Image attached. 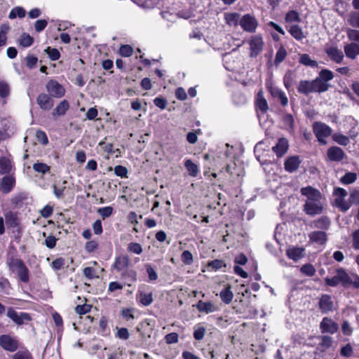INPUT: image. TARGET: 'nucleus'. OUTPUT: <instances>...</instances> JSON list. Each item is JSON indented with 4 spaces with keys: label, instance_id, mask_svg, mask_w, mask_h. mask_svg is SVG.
Listing matches in <instances>:
<instances>
[{
    "label": "nucleus",
    "instance_id": "obj_1",
    "mask_svg": "<svg viewBox=\"0 0 359 359\" xmlns=\"http://www.w3.org/2000/svg\"><path fill=\"white\" fill-rule=\"evenodd\" d=\"M301 194L305 197L304 211L310 216L320 215L324 209V198L321 193L316 189L308 186L302 187Z\"/></svg>",
    "mask_w": 359,
    "mask_h": 359
},
{
    "label": "nucleus",
    "instance_id": "obj_2",
    "mask_svg": "<svg viewBox=\"0 0 359 359\" xmlns=\"http://www.w3.org/2000/svg\"><path fill=\"white\" fill-rule=\"evenodd\" d=\"M328 87V84H325L320 79H314L313 81H301L297 90L300 93L309 95L312 93L325 92Z\"/></svg>",
    "mask_w": 359,
    "mask_h": 359
},
{
    "label": "nucleus",
    "instance_id": "obj_3",
    "mask_svg": "<svg viewBox=\"0 0 359 359\" xmlns=\"http://www.w3.org/2000/svg\"><path fill=\"white\" fill-rule=\"evenodd\" d=\"M8 264L9 269L18 275L22 282L27 283L29 281L28 269L21 259L12 258Z\"/></svg>",
    "mask_w": 359,
    "mask_h": 359
},
{
    "label": "nucleus",
    "instance_id": "obj_4",
    "mask_svg": "<svg viewBox=\"0 0 359 359\" xmlns=\"http://www.w3.org/2000/svg\"><path fill=\"white\" fill-rule=\"evenodd\" d=\"M325 283L327 285L334 287L341 284L344 287L349 285L351 278L348 274L341 268L337 269L336 275L332 278H326Z\"/></svg>",
    "mask_w": 359,
    "mask_h": 359
},
{
    "label": "nucleus",
    "instance_id": "obj_5",
    "mask_svg": "<svg viewBox=\"0 0 359 359\" xmlns=\"http://www.w3.org/2000/svg\"><path fill=\"white\" fill-rule=\"evenodd\" d=\"M313 133L321 144H326V138L332 133V129L327 124L322 122H315L313 125Z\"/></svg>",
    "mask_w": 359,
    "mask_h": 359
},
{
    "label": "nucleus",
    "instance_id": "obj_6",
    "mask_svg": "<svg viewBox=\"0 0 359 359\" xmlns=\"http://www.w3.org/2000/svg\"><path fill=\"white\" fill-rule=\"evenodd\" d=\"M250 46V56L251 57H257L263 50L264 41L261 35L252 36L248 40Z\"/></svg>",
    "mask_w": 359,
    "mask_h": 359
},
{
    "label": "nucleus",
    "instance_id": "obj_7",
    "mask_svg": "<svg viewBox=\"0 0 359 359\" xmlns=\"http://www.w3.org/2000/svg\"><path fill=\"white\" fill-rule=\"evenodd\" d=\"M239 25L245 32L253 33L258 27V22L253 15L245 14L241 18Z\"/></svg>",
    "mask_w": 359,
    "mask_h": 359
},
{
    "label": "nucleus",
    "instance_id": "obj_8",
    "mask_svg": "<svg viewBox=\"0 0 359 359\" xmlns=\"http://www.w3.org/2000/svg\"><path fill=\"white\" fill-rule=\"evenodd\" d=\"M325 52L331 60L337 64L341 63L344 60V55L343 51L335 46L326 44Z\"/></svg>",
    "mask_w": 359,
    "mask_h": 359
},
{
    "label": "nucleus",
    "instance_id": "obj_9",
    "mask_svg": "<svg viewBox=\"0 0 359 359\" xmlns=\"http://www.w3.org/2000/svg\"><path fill=\"white\" fill-rule=\"evenodd\" d=\"M0 346L4 350L14 352L18 348V342L15 338L8 334H3L0 336Z\"/></svg>",
    "mask_w": 359,
    "mask_h": 359
},
{
    "label": "nucleus",
    "instance_id": "obj_10",
    "mask_svg": "<svg viewBox=\"0 0 359 359\" xmlns=\"http://www.w3.org/2000/svg\"><path fill=\"white\" fill-rule=\"evenodd\" d=\"M46 90L51 96L55 97H62L65 93L63 86L55 80H50L47 83Z\"/></svg>",
    "mask_w": 359,
    "mask_h": 359
},
{
    "label": "nucleus",
    "instance_id": "obj_11",
    "mask_svg": "<svg viewBox=\"0 0 359 359\" xmlns=\"http://www.w3.org/2000/svg\"><path fill=\"white\" fill-rule=\"evenodd\" d=\"M7 316L18 325H22L25 322L29 321L31 317L27 313L17 312L13 309L10 308L7 311Z\"/></svg>",
    "mask_w": 359,
    "mask_h": 359
},
{
    "label": "nucleus",
    "instance_id": "obj_12",
    "mask_svg": "<svg viewBox=\"0 0 359 359\" xmlns=\"http://www.w3.org/2000/svg\"><path fill=\"white\" fill-rule=\"evenodd\" d=\"M320 328L323 333L334 334L338 330L339 326L331 318L325 317L320 322Z\"/></svg>",
    "mask_w": 359,
    "mask_h": 359
},
{
    "label": "nucleus",
    "instance_id": "obj_13",
    "mask_svg": "<svg viewBox=\"0 0 359 359\" xmlns=\"http://www.w3.org/2000/svg\"><path fill=\"white\" fill-rule=\"evenodd\" d=\"M319 307L324 313H328L334 309V303L328 294H323L319 301Z\"/></svg>",
    "mask_w": 359,
    "mask_h": 359
},
{
    "label": "nucleus",
    "instance_id": "obj_14",
    "mask_svg": "<svg viewBox=\"0 0 359 359\" xmlns=\"http://www.w3.org/2000/svg\"><path fill=\"white\" fill-rule=\"evenodd\" d=\"M37 104L43 110L48 111L53 106V101L52 98L44 93L40 94L36 99Z\"/></svg>",
    "mask_w": 359,
    "mask_h": 359
},
{
    "label": "nucleus",
    "instance_id": "obj_15",
    "mask_svg": "<svg viewBox=\"0 0 359 359\" xmlns=\"http://www.w3.org/2000/svg\"><path fill=\"white\" fill-rule=\"evenodd\" d=\"M301 163V160L297 156L288 157L284 163L285 169L287 172H294L296 171Z\"/></svg>",
    "mask_w": 359,
    "mask_h": 359
},
{
    "label": "nucleus",
    "instance_id": "obj_16",
    "mask_svg": "<svg viewBox=\"0 0 359 359\" xmlns=\"http://www.w3.org/2000/svg\"><path fill=\"white\" fill-rule=\"evenodd\" d=\"M327 154L328 158L332 161H340L345 156L342 149L338 147H331L329 148Z\"/></svg>",
    "mask_w": 359,
    "mask_h": 359
},
{
    "label": "nucleus",
    "instance_id": "obj_17",
    "mask_svg": "<svg viewBox=\"0 0 359 359\" xmlns=\"http://www.w3.org/2000/svg\"><path fill=\"white\" fill-rule=\"evenodd\" d=\"M288 141L286 138H280L278 143L272 147V150L278 157L283 156L288 149Z\"/></svg>",
    "mask_w": 359,
    "mask_h": 359
},
{
    "label": "nucleus",
    "instance_id": "obj_18",
    "mask_svg": "<svg viewBox=\"0 0 359 359\" xmlns=\"http://www.w3.org/2000/svg\"><path fill=\"white\" fill-rule=\"evenodd\" d=\"M346 56L348 58L354 60L359 55V44L350 43L344 46V48Z\"/></svg>",
    "mask_w": 359,
    "mask_h": 359
},
{
    "label": "nucleus",
    "instance_id": "obj_19",
    "mask_svg": "<svg viewBox=\"0 0 359 359\" xmlns=\"http://www.w3.org/2000/svg\"><path fill=\"white\" fill-rule=\"evenodd\" d=\"M15 184V178L13 175H6L2 178L1 182V189L2 191L5 194H8Z\"/></svg>",
    "mask_w": 359,
    "mask_h": 359
},
{
    "label": "nucleus",
    "instance_id": "obj_20",
    "mask_svg": "<svg viewBox=\"0 0 359 359\" xmlns=\"http://www.w3.org/2000/svg\"><path fill=\"white\" fill-rule=\"evenodd\" d=\"M311 242L318 245H324L327 242V234L324 231H316L309 235Z\"/></svg>",
    "mask_w": 359,
    "mask_h": 359
},
{
    "label": "nucleus",
    "instance_id": "obj_21",
    "mask_svg": "<svg viewBox=\"0 0 359 359\" xmlns=\"http://www.w3.org/2000/svg\"><path fill=\"white\" fill-rule=\"evenodd\" d=\"M269 90L271 95L274 98L278 99L283 106L287 105L288 100L285 93L283 90L276 87H271Z\"/></svg>",
    "mask_w": 359,
    "mask_h": 359
},
{
    "label": "nucleus",
    "instance_id": "obj_22",
    "mask_svg": "<svg viewBox=\"0 0 359 359\" xmlns=\"http://www.w3.org/2000/svg\"><path fill=\"white\" fill-rule=\"evenodd\" d=\"M240 14L238 13H224V20L229 27H236L240 24Z\"/></svg>",
    "mask_w": 359,
    "mask_h": 359
},
{
    "label": "nucleus",
    "instance_id": "obj_23",
    "mask_svg": "<svg viewBox=\"0 0 359 359\" xmlns=\"http://www.w3.org/2000/svg\"><path fill=\"white\" fill-rule=\"evenodd\" d=\"M137 300L143 306H149L153 302V294L151 292H139Z\"/></svg>",
    "mask_w": 359,
    "mask_h": 359
},
{
    "label": "nucleus",
    "instance_id": "obj_24",
    "mask_svg": "<svg viewBox=\"0 0 359 359\" xmlns=\"http://www.w3.org/2000/svg\"><path fill=\"white\" fill-rule=\"evenodd\" d=\"M256 107L262 113H265L269 109L268 103L264 97L262 91H259L257 95Z\"/></svg>",
    "mask_w": 359,
    "mask_h": 359
},
{
    "label": "nucleus",
    "instance_id": "obj_25",
    "mask_svg": "<svg viewBox=\"0 0 359 359\" xmlns=\"http://www.w3.org/2000/svg\"><path fill=\"white\" fill-rule=\"evenodd\" d=\"M129 264V258L126 255H120L116 258L114 266L120 271L126 268Z\"/></svg>",
    "mask_w": 359,
    "mask_h": 359
},
{
    "label": "nucleus",
    "instance_id": "obj_26",
    "mask_svg": "<svg viewBox=\"0 0 359 359\" xmlns=\"http://www.w3.org/2000/svg\"><path fill=\"white\" fill-rule=\"evenodd\" d=\"M290 34L297 41H302L306 37L302 29L297 25H292L288 29Z\"/></svg>",
    "mask_w": 359,
    "mask_h": 359
},
{
    "label": "nucleus",
    "instance_id": "obj_27",
    "mask_svg": "<svg viewBox=\"0 0 359 359\" xmlns=\"http://www.w3.org/2000/svg\"><path fill=\"white\" fill-rule=\"evenodd\" d=\"M304 249L302 248H292L287 250V255L289 258L297 261L304 256Z\"/></svg>",
    "mask_w": 359,
    "mask_h": 359
},
{
    "label": "nucleus",
    "instance_id": "obj_28",
    "mask_svg": "<svg viewBox=\"0 0 359 359\" xmlns=\"http://www.w3.org/2000/svg\"><path fill=\"white\" fill-rule=\"evenodd\" d=\"M197 309L201 312H205L206 313H212L215 311V307L210 302H203L199 301L197 304Z\"/></svg>",
    "mask_w": 359,
    "mask_h": 359
},
{
    "label": "nucleus",
    "instance_id": "obj_29",
    "mask_svg": "<svg viewBox=\"0 0 359 359\" xmlns=\"http://www.w3.org/2000/svg\"><path fill=\"white\" fill-rule=\"evenodd\" d=\"M184 166L187 168L189 175L191 177H196L199 172L198 166L190 159L185 161Z\"/></svg>",
    "mask_w": 359,
    "mask_h": 359
},
{
    "label": "nucleus",
    "instance_id": "obj_30",
    "mask_svg": "<svg viewBox=\"0 0 359 359\" xmlns=\"http://www.w3.org/2000/svg\"><path fill=\"white\" fill-rule=\"evenodd\" d=\"M219 297L222 302L226 304H229L233 299V294L229 286L224 288L219 293Z\"/></svg>",
    "mask_w": 359,
    "mask_h": 359
},
{
    "label": "nucleus",
    "instance_id": "obj_31",
    "mask_svg": "<svg viewBox=\"0 0 359 359\" xmlns=\"http://www.w3.org/2000/svg\"><path fill=\"white\" fill-rule=\"evenodd\" d=\"M313 224L317 229H328L330 226V219L327 217H321L313 221Z\"/></svg>",
    "mask_w": 359,
    "mask_h": 359
},
{
    "label": "nucleus",
    "instance_id": "obj_32",
    "mask_svg": "<svg viewBox=\"0 0 359 359\" xmlns=\"http://www.w3.org/2000/svg\"><path fill=\"white\" fill-rule=\"evenodd\" d=\"M69 108V103L66 100H62L60 104L54 109L53 111V116H62L65 114Z\"/></svg>",
    "mask_w": 359,
    "mask_h": 359
},
{
    "label": "nucleus",
    "instance_id": "obj_33",
    "mask_svg": "<svg viewBox=\"0 0 359 359\" xmlns=\"http://www.w3.org/2000/svg\"><path fill=\"white\" fill-rule=\"evenodd\" d=\"M12 169L11 161L6 157L0 158V172L8 173Z\"/></svg>",
    "mask_w": 359,
    "mask_h": 359
},
{
    "label": "nucleus",
    "instance_id": "obj_34",
    "mask_svg": "<svg viewBox=\"0 0 359 359\" xmlns=\"http://www.w3.org/2000/svg\"><path fill=\"white\" fill-rule=\"evenodd\" d=\"M10 30V27L8 25L4 24L0 27V47L6 45L7 34Z\"/></svg>",
    "mask_w": 359,
    "mask_h": 359
},
{
    "label": "nucleus",
    "instance_id": "obj_35",
    "mask_svg": "<svg viewBox=\"0 0 359 359\" xmlns=\"http://www.w3.org/2000/svg\"><path fill=\"white\" fill-rule=\"evenodd\" d=\"M33 169L35 172L45 175L50 172V168L46 163L42 162H36L33 164Z\"/></svg>",
    "mask_w": 359,
    "mask_h": 359
},
{
    "label": "nucleus",
    "instance_id": "obj_36",
    "mask_svg": "<svg viewBox=\"0 0 359 359\" xmlns=\"http://www.w3.org/2000/svg\"><path fill=\"white\" fill-rule=\"evenodd\" d=\"M25 14H26V11L22 7L17 6V7L13 8L11 11V12L8 15V18L11 20L15 19L17 17H18L20 18H22L25 16Z\"/></svg>",
    "mask_w": 359,
    "mask_h": 359
},
{
    "label": "nucleus",
    "instance_id": "obj_37",
    "mask_svg": "<svg viewBox=\"0 0 359 359\" xmlns=\"http://www.w3.org/2000/svg\"><path fill=\"white\" fill-rule=\"evenodd\" d=\"M334 77L332 72L329 69H325L320 71L319 76L316 79H320L325 84H327V81L332 80Z\"/></svg>",
    "mask_w": 359,
    "mask_h": 359
},
{
    "label": "nucleus",
    "instance_id": "obj_38",
    "mask_svg": "<svg viewBox=\"0 0 359 359\" xmlns=\"http://www.w3.org/2000/svg\"><path fill=\"white\" fill-rule=\"evenodd\" d=\"M295 74L292 71H287L284 76V85L286 88H290L294 83Z\"/></svg>",
    "mask_w": 359,
    "mask_h": 359
},
{
    "label": "nucleus",
    "instance_id": "obj_39",
    "mask_svg": "<svg viewBox=\"0 0 359 359\" xmlns=\"http://www.w3.org/2000/svg\"><path fill=\"white\" fill-rule=\"evenodd\" d=\"M299 62L304 65L316 67L318 66L316 61L312 60L308 54H302L299 57Z\"/></svg>",
    "mask_w": 359,
    "mask_h": 359
},
{
    "label": "nucleus",
    "instance_id": "obj_40",
    "mask_svg": "<svg viewBox=\"0 0 359 359\" xmlns=\"http://www.w3.org/2000/svg\"><path fill=\"white\" fill-rule=\"evenodd\" d=\"M332 139L334 142L342 146H346L350 142L348 137L340 133L334 134Z\"/></svg>",
    "mask_w": 359,
    "mask_h": 359
},
{
    "label": "nucleus",
    "instance_id": "obj_41",
    "mask_svg": "<svg viewBox=\"0 0 359 359\" xmlns=\"http://www.w3.org/2000/svg\"><path fill=\"white\" fill-rule=\"evenodd\" d=\"M286 22H299L301 21L299 14L296 11H290L285 15Z\"/></svg>",
    "mask_w": 359,
    "mask_h": 359
},
{
    "label": "nucleus",
    "instance_id": "obj_42",
    "mask_svg": "<svg viewBox=\"0 0 359 359\" xmlns=\"http://www.w3.org/2000/svg\"><path fill=\"white\" fill-rule=\"evenodd\" d=\"M334 203L343 212L347 211L351 207L350 203L344 201L341 197L336 198Z\"/></svg>",
    "mask_w": 359,
    "mask_h": 359
},
{
    "label": "nucleus",
    "instance_id": "obj_43",
    "mask_svg": "<svg viewBox=\"0 0 359 359\" xmlns=\"http://www.w3.org/2000/svg\"><path fill=\"white\" fill-rule=\"evenodd\" d=\"M18 43L23 47H29L33 43V38L27 34H23L18 39Z\"/></svg>",
    "mask_w": 359,
    "mask_h": 359
},
{
    "label": "nucleus",
    "instance_id": "obj_44",
    "mask_svg": "<svg viewBox=\"0 0 359 359\" xmlns=\"http://www.w3.org/2000/svg\"><path fill=\"white\" fill-rule=\"evenodd\" d=\"M300 271L306 276H313L316 273V269L312 264H306L301 267Z\"/></svg>",
    "mask_w": 359,
    "mask_h": 359
},
{
    "label": "nucleus",
    "instance_id": "obj_45",
    "mask_svg": "<svg viewBox=\"0 0 359 359\" xmlns=\"http://www.w3.org/2000/svg\"><path fill=\"white\" fill-rule=\"evenodd\" d=\"M13 133L10 126L5 125L2 129H0V142L8 139Z\"/></svg>",
    "mask_w": 359,
    "mask_h": 359
},
{
    "label": "nucleus",
    "instance_id": "obj_46",
    "mask_svg": "<svg viewBox=\"0 0 359 359\" xmlns=\"http://www.w3.org/2000/svg\"><path fill=\"white\" fill-rule=\"evenodd\" d=\"M357 179V175L354 172H347L341 178V182L344 184L354 182Z\"/></svg>",
    "mask_w": 359,
    "mask_h": 359
},
{
    "label": "nucleus",
    "instance_id": "obj_47",
    "mask_svg": "<svg viewBox=\"0 0 359 359\" xmlns=\"http://www.w3.org/2000/svg\"><path fill=\"white\" fill-rule=\"evenodd\" d=\"M6 222L7 225L15 227L18 225V218L15 215L8 212L5 215Z\"/></svg>",
    "mask_w": 359,
    "mask_h": 359
},
{
    "label": "nucleus",
    "instance_id": "obj_48",
    "mask_svg": "<svg viewBox=\"0 0 359 359\" xmlns=\"http://www.w3.org/2000/svg\"><path fill=\"white\" fill-rule=\"evenodd\" d=\"M121 276L129 281L135 282L137 280V272L133 269H129L123 272Z\"/></svg>",
    "mask_w": 359,
    "mask_h": 359
},
{
    "label": "nucleus",
    "instance_id": "obj_49",
    "mask_svg": "<svg viewBox=\"0 0 359 359\" xmlns=\"http://www.w3.org/2000/svg\"><path fill=\"white\" fill-rule=\"evenodd\" d=\"M128 250L135 255H140L142 252V248L140 243H130L128 245Z\"/></svg>",
    "mask_w": 359,
    "mask_h": 359
},
{
    "label": "nucleus",
    "instance_id": "obj_50",
    "mask_svg": "<svg viewBox=\"0 0 359 359\" xmlns=\"http://www.w3.org/2000/svg\"><path fill=\"white\" fill-rule=\"evenodd\" d=\"M97 212L104 219L107 217H110L113 212V208L110 206L100 208L97 210Z\"/></svg>",
    "mask_w": 359,
    "mask_h": 359
},
{
    "label": "nucleus",
    "instance_id": "obj_51",
    "mask_svg": "<svg viewBox=\"0 0 359 359\" xmlns=\"http://www.w3.org/2000/svg\"><path fill=\"white\" fill-rule=\"evenodd\" d=\"M13 359H32L31 353L27 350L19 351L15 353Z\"/></svg>",
    "mask_w": 359,
    "mask_h": 359
},
{
    "label": "nucleus",
    "instance_id": "obj_52",
    "mask_svg": "<svg viewBox=\"0 0 359 359\" xmlns=\"http://www.w3.org/2000/svg\"><path fill=\"white\" fill-rule=\"evenodd\" d=\"M134 311L135 309L132 308L123 309L121 311V315L126 320L130 321L133 320L135 318L133 315Z\"/></svg>",
    "mask_w": 359,
    "mask_h": 359
},
{
    "label": "nucleus",
    "instance_id": "obj_53",
    "mask_svg": "<svg viewBox=\"0 0 359 359\" xmlns=\"http://www.w3.org/2000/svg\"><path fill=\"white\" fill-rule=\"evenodd\" d=\"M133 53V48L129 45H123L120 47L119 53L123 57H129Z\"/></svg>",
    "mask_w": 359,
    "mask_h": 359
},
{
    "label": "nucleus",
    "instance_id": "obj_54",
    "mask_svg": "<svg viewBox=\"0 0 359 359\" xmlns=\"http://www.w3.org/2000/svg\"><path fill=\"white\" fill-rule=\"evenodd\" d=\"M182 261L186 265H190L193 262V255L189 250H184L182 254Z\"/></svg>",
    "mask_w": 359,
    "mask_h": 359
},
{
    "label": "nucleus",
    "instance_id": "obj_55",
    "mask_svg": "<svg viewBox=\"0 0 359 359\" xmlns=\"http://www.w3.org/2000/svg\"><path fill=\"white\" fill-rule=\"evenodd\" d=\"M349 23L354 27L359 28V13L353 12L350 14Z\"/></svg>",
    "mask_w": 359,
    "mask_h": 359
},
{
    "label": "nucleus",
    "instance_id": "obj_56",
    "mask_svg": "<svg viewBox=\"0 0 359 359\" xmlns=\"http://www.w3.org/2000/svg\"><path fill=\"white\" fill-rule=\"evenodd\" d=\"M10 88L7 83L0 81V97H6L9 95Z\"/></svg>",
    "mask_w": 359,
    "mask_h": 359
},
{
    "label": "nucleus",
    "instance_id": "obj_57",
    "mask_svg": "<svg viewBox=\"0 0 359 359\" xmlns=\"http://www.w3.org/2000/svg\"><path fill=\"white\" fill-rule=\"evenodd\" d=\"M205 334V328L204 327H198L195 328L194 332V337L196 340H201L203 339Z\"/></svg>",
    "mask_w": 359,
    "mask_h": 359
},
{
    "label": "nucleus",
    "instance_id": "obj_58",
    "mask_svg": "<svg viewBox=\"0 0 359 359\" xmlns=\"http://www.w3.org/2000/svg\"><path fill=\"white\" fill-rule=\"evenodd\" d=\"M116 337L121 339L126 340L130 337V334L127 328L121 327L117 330Z\"/></svg>",
    "mask_w": 359,
    "mask_h": 359
},
{
    "label": "nucleus",
    "instance_id": "obj_59",
    "mask_svg": "<svg viewBox=\"0 0 359 359\" xmlns=\"http://www.w3.org/2000/svg\"><path fill=\"white\" fill-rule=\"evenodd\" d=\"M287 55L286 50L283 47H280L276 55V62L280 63L283 62Z\"/></svg>",
    "mask_w": 359,
    "mask_h": 359
},
{
    "label": "nucleus",
    "instance_id": "obj_60",
    "mask_svg": "<svg viewBox=\"0 0 359 359\" xmlns=\"http://www.w3.org/2000/svg\"><path fill=\"white\" fill-rule=\"evenodd\" d=\"M178 338H179V336L175 332H172V333L168 334L165 336V340L166 343L168 344L177 343Z\"/></svg>",
    "mask_w": 359,
    "mask_h": 359
},
{
    "label": "nucleus",
    "instance_id": "obj_61",
    "mask_svg": "<svg viewBox=\"0 0 359 359\" xmlns=\"http://www.w3.org/2000/svg\"><path fill=\"white\" fill-rule=\"evenodd\" d=\"M114 173L121 177H127L128 170L126 167L122 165H116L114 168Z\"/></svg>",
    "mask_w": 359,
    "mask_h": 359
},
{
    "label": "nucleus",
    "instance_id": "obj_62",
    "mask_svg": "<svg viewBox=\"0 0 359 359\" xmlns=\"http://www.w3.org/2000/svg\"><path fill=\"white\" fill-rule=\"evenodd\" d=\"M347 36L351 41L359 43V30L350 29L347 32Z\"/></svg>",
    "mask_w": 359,
    "mask_h": 359
},
{
    "label": "nucleus",
    "instance_id": "obj_63",
    "mask_svg": "<svg viewBox=\"0 0 359 359\" xmlns=\"http://www.w3.org/2000/svg\"><path fill=\"white\" fill-rule=\"evenodd\" d=\"M46 51L47 52L49 57L52 60H57L59 59L60 54V52L57 49L50 48V47H48L47 49L46 50Z\"/></svg>",
    "mask_w": 359,
    "mask_h": 359
},
{
    "label": "nucleus",
    "instance_id": "obj_64",
    "mask_svg": "<svg viewBox=\"0 0 359 359\" xmlns=\"http://www.w3.org/2000/svg\"><path fill=\"white\" fill-rule=\"evenodd\" d=\"M83 274L88 279L98 278V276L95 273V270L93 267H86L83 269Z\"/></svg>",
    "mask_w": 359,
    "mask_h": 359
}]
</instances>
